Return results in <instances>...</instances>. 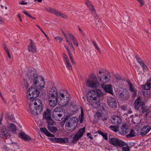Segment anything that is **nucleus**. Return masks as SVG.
I'll return each mask as SVG.
<instances>
[{
    "label": "nucleus",
    "mask_w": 151,
    "mask_h": 151,
    "mask_svg": "<svg viewBox=\"0 0 151 151\" xmlns=\"http://www.w3.org/2000/svg\"><path fill=\"white\" fill-rule=\"evenodd\" d=\"M27 77L28 80H24V87L26 88L29 86V82L33 84L37 88L33 87L29 88L28 91V94L27 95L28 99L32 100H35V99L38 96L40 92L38 89L40 90L43 88L44 86L45 82L43 78L38 75L34 70H29L27 75Z\"/></svg>",
    "instance_id": "obj_1"
},
{
    "label": "nucleus",
    "mask_w": 151,
    "mask_h": 151,
    "mask_svg": "<svg viewBox=\"0 0 151 151\" xmlns=\"http://www.w3.org/2000/svg\"><path fill=\"white\" fill-rule=\"evenodd\" d=\"M104 93L101 90L95 89L91 90L88 92L86 95V98L88 102L93 107L103 109V108L99 104L100 98L103 97Z\"/></svg>",
    "instance_id": "obj_2"
},
{
    "label": "nucleus",
    "mask_w": 151,
    "mask_h": 151,
    "mask_svg": "<svg viewBox=\"0 0 151 151\" xmlns=\"http://www.w3.org/2000/svg\"><path fill=\"white\" fill-rule=\"evenodd\" d=\"M42 111V104L40 100H32L30 101L29 111L35 115L40 114Z\"/></svg>",
    "instance_id": "obj_3"
},
{
    "label": "nucleus",
    "mask_w": 151,
    "mask_h": 151,
    "mask_svg": "<svg viewBox=\"0 0 151 151\" xmlns=\"http://www.w3.org/2000/svg\"><path fill=\"white\" fill-rule=\"evenodd\" d=\"M58 93L55 88H51L48 93V100L50 106L54 107L56 106L57 103Z\"/></svg>",
    "instance_id": "obj_4"
},
{
    "label": "nucleus",
    "mask_w": 151,
    "mask_h": 151,
    "mask_svg": "<svg viewBox=\"0 0 151 151\" xmlns=\"http://www.w3.org/2000/svg\"><path fill=\"white\" fill-rule=\"evenodd\" d=\"M67 130L72 132L76 128L78 119L76 117H71L69 119L67 118Z\"/></svg>",
    "instance_id": "obj_5"
},
{
    "label": "nucleus",
    "mask_w": 151,
    "mask_h": 151,
    "mask_svg": "<svg viewBox=\"0 0 151 151\" xmlns=\"http://www.w3.org/2000/svg\"><path fill=\"white\" fill-rule=\"evenodd\" d=\"M87 87L92 88H97L100 85L99 82L97 80L96 77L93 75L90 76L86 81Z\"/></svg>",
    "instance_id": "obj_6"
},
{
    "label": "nucleus",
    "mask_w": 151,
    "mask_h": 151,
    "mask_svg": "<svg viewBox=\"0 0 151 151\" xmlns=\"http://www.w3.org/2000/svg\"><path fill=\"white\" fill-rule=\"evenodd\" d=\"M98 78L101 84H105L109 82L111 79V76L109 73L107 72L104 73L103 71L100 70Z\"/></svg>",
    "instance_id": "obj_7"
},
{
    "label": "nucleus",
    "mask_w": 151,
    "mask_h": 151,
    "mask_svg": "<svg viewBox=\"0 0 151 151\" xmlns=\"http://www.w3.org/2000/svg\"><path fill=\"white\" fill-rule=\"evenodd\" d=\"M115 93L116 96L121 99H127L129 95L128 91L126 89L121 87L117 88Z\"/></svg>",
    "instance_id": "obj_8"
},
{
    "label": "nucleus",
    "mask_w": 151,
    "mask_h": 151,
    "mask_svg": "<svg viewBox=\"0 0 151 151\" xmlns=\"http://www.w3.org/2000/svg\"><path fill=\"white\" fill-rule=\"evenodd\" d=\"M0 134L2 136V138L4 139H9L11 136L10 131L7 130L4 126L2 127L0 129Z\"/></svg>",
    "instance_id": "obj_9"
},
{
    "label": "nucleus",
    "mask_w": 151,
    "mask_h": 151,
    "mask_svg": "<svg viewBox=\"0 0 151 151\" xmlns=\"http://www.w3.org/2000/svg\"><path fill=\"white\" fill-rule=\"evenodd\" d=\"M85 131V127H83L79 129L73 137V142H76L81 138L83 136Z\"/></svg>",
    "instance_id": "obj_10"
},
{
    "label": "nucleus",
    "mask_w": 151,
    "mask_h": 151,
    "mask_svg": "<svg viewBox=\"0 0 151 151\" xmlns=\"http://www.w3.org/2000/svg\"><path fill=\"white\" fill-rule=\"evenodd\" d=\"M110 143L112 145L115 146H124L126 144L123 141L115 138H112L110 139Z\"/></svg>",
    "instance_id": "obj_11"
},
{
    "label": "nucleus",
    "mask_w": 151,
    "mask_h": 151,
    "mask_svg": "<svg viewBox=\"0 0 151 151\" xmlns=\"http://www.w3.org/2000/svg\"><path fill=\"white\" fill-rule=\"evenodd\" d=\"M101 86L106 92L113 95L114 92L113 86L111 85L110 84L107 85L101 84Z\"/></svg>",
    "instance_id": "obj_12"
},
{
    "label": "nucleus",
    "mask_w": 151,
    "mask_h": 151,
    "mask_svg": "<svg viewBox=\"0 0 151 151\" xmlns=\"http://www.w3.org/2000/svg\"><path fill=\"white\" fill-rule=\"evenodd\" d=\"M107 102L109 106L111 108L116 107L117 103L115 99L111 97H109L107 99Z\"/></svg>",
    "instance_id": "obj_13"
},
{
    "label": "nucleus",
    "mask_w": 151,
    "mask_h": 151,
    "mask_svg": "<svg viewBox=\"0 0 151 151\" xmlns=\"http://www.w3.org/2000/svg\"><path fill=\"white\" fill-rule=\"evenodd\" d=\"M30 43L28 46V50L29 52L36 53L37 52V48L35 42L32 40H29Z\"/></svg>",
    "instance_id": "obj_14"
},
{
    "label": "nucleus",
    "mask_w": 151,
    "mask_h": 151,
    "mask_svg": "<svg viewBox=\"0 0 151 151\" xmlns=\"http://www.w3.org/2000/svg\"><path fill=\"white\" fill-rule=\"evenodd\" d=\"M144 102L141 101L140 97H139L135 101L134 107L135 109L138 110L141 106L142 107L144 106Z\"/></svg>",
    "instance_id": "obj_15"
},
{
    "label": "nucleus",
    "mask_w": 151,
    "mask_h": 151,
    "mask_svg": "<svg viewBox=\"0 0 151 151\" xmlns=\"http://www.w3.org/2000/svg\"><path fill=\"white\" fill-rule=\"evenodd\" d=\"M136 58L137 62L142 67L144 72H146L148 70V68L143 61L139 57H137Z\"/></svg>",
    "instance_id": "obj_16"
},
{
    "label": "nucleus",
    "mask_w": 151,
    "mask_h": 151,
    "mask_svg": "<svg viewBox=\"0 0 151 151\" xmlns=\"http://www.w3.org/2000/svg\"><path fill=\"white\" fill-rule=\"evenodd\" d=\"M111 122L114 124L118 125L121 124L122 120L119 116L114 115L112 117Z\"/></svg>",
    "instance_id": "obj_17"
},
{
    "label": "nucleus",
    "mask_w": 151,
    "mask_h": 151,
    "mask_svg": "<svg viewBox=\"0 0 151 151\" xmlns=\"http://www.w3.org/2000/svg\"><path fill=\"white\" fill-rule=\"evenodd\" d=\"M19 135L20 138L25 141L29 142L32 140L31 138L29 136L25 134L23 132L20 133Z\"/></svg>",
    "instance_id": "obj_18"
},
{
    "label": "nucleus",
    "mask_w": 151,
    "mask_h": 151,
    "mask_svg": "<svg viewBox=\"0 0 151 151\" xmlns=\"http://www.w3.org/2000/svg\"><path fill=\"white\" fill-rule=\"evenodd\" d=\"M151 129V127L149 125H146L144 127L140 132V134L144 135L147 133Z\"/></svg>",
    "instance_id": "obj_19"
},
{
    "label": "nucleus",
    "mask_w": 151,
    "mask_h": 151,
    "mask_svg": "<svg viewBox=\"0 0 151 151\" xmlns=\"http://www.w3.org/2000/svg\"><path fill=\"white\" fill-rule=\"evenodd\" d=\"M86 4L91 12L92 14L94 16H95L96 15L95 11L91 3L88 0H87L86 2Z\"/></svg>",
    "instance_id": "obj_20"
},
{
    "label": "nucleus",
    "mask_w": 151,
    "mask_h": 151,
    "mask_svg": "<svg viewBox=\"0 0 151 151\" xmlns=\"http://www.w3.org/2000/svg\"><path fill=\"white\" fill-rule=\"evenodd\" d=\"M40 131L41 132L44 133L48 137H54V135L51 134L49 132L46 128H40Z\"/></svg>",
    "instance_id": "obj_21"
},
{
    "label": "nucleus",
    "mask_w": 151,
    "mask_h": 151,
    "mask_svg": "<svg viewBox=\"0 0 151 151\" xmlns=\"http://www.w3.org/2000/svg\"><path fill=\"white\" fill-rule=\"evenodd\" d=\"M51 118L50 110L49 109H47L46 111L44 112L43 118L47 120Z\"/></svg>",
    "instance_id": "obj_22"
},
{
    "label": "nucleus",
    "mask_w": 151,
    "mask_h": 151,
    "mask_svg": "<svg viewBox=\"0 0 151 151\" xmlns=\"http://www.w3.org/2000/svg\"><path fill=\"white\" fill-rule=\"evenodd\" d=\"M62 116L63 114H57L53 113L52 116L56 120L60 121L61 120L64 118L63 116L61 117Z\"/></svg>",
    "instance_id": "obj_23"
},
{
    "label": "nucleus",
    "mask_w": 151,
    "mask_h": 151,
    "mask_svg": "<svg viewBox=\"0 0 151 151\" xmlns=\"http://www.w3.org/2000/svg\"><path fill=\"white\" fill-rule=\"evenodd\" d=\"M142 114L145 116H147L150 112V109L145 105L142 107Z\"/></svg>",
    "instance_id": "obj_24"
},
{
    "label": "nucleus",
    "mask_w": 151,
    "mask_h": 151,
    "mask_svg": "<svg viewBox=\"0 0 151 151\" xmlns=\"http://www.w3.org/2000/svg\"><path fill=\"white\" fill-rule=\"evenodd\" d=\"M128 130L126 128L125 125H123L121 128L119 129V132L120 134L123 135L127 133Z\"/></svg>",
    "instance_id": "obj_25"
},
{
    "label": "nucleus",
    "mask_w": 151,
    "mask_h": 151,
    "mask_svg": "<svg viewBox=\"0 0 151 151\" xmlns=\"http://www.w3.org/2000/svg\"><path fill=\"white\" fill-rule=\"evenodd\" d=\"M57 100V102L59 103L60 105L63 106H66V100L65 98L61 99V98L58 97Z\"/></svg>",
    "instance_id": "obj_26"
},
{
    "label": "nucleus",
    "mask_w": 151,
    "mask_h": 151,
    "mask_svg": "<svg viewBox=\"0 0 151 151\" xmlns=\"http://www.w3.org/2000/svg\"><path fill=\"white\" fill-rule=\"evenodd\" d=\"M151 87V80H149L147 82L143 85L142 88L145 90H148Z\"/></svg>",
    "instance_id": "obj_27"
},
{
    "label": "nucleus",
    "mask_w": 151,
    "mask_h": 151,
    "mask_svg": "<svg viewBox=\"0 0 151 151\" xmlns=\"http://www.w3.org/2000/svg\"><path fill=\"white\" fill-rule=\"evenodd\" d=\"M103 114H101L99 112H96L95 115V118L96 120H95L96 122L97 121L98 119L97 118H98L100 117H101L104 120H106L107 119V118L106 117H104V118L103 117Z\"/></svg>",
    "instance_id": "obj_28"
},
{
    "label": "nucleus",
    "mask_w": 151,
    "mask_h": 151,
    "mask_svg": "<svg viewBox=\"0 0 151 151\" xmlns=\"http://www.w3.org/2000/svg\"><path fill=\"white\" fill-rule=\"evenodd\" d=\"M8 128L13 132H16L17 130L16 125L13 123H9L8 125Z\"/></svg>",
    "instance_id": "obj_29"
},
{
    "label": "nucleus",
    "mask_w": 151,
    "mask_h": 151,
    "mask_svg": "<svg viewBox=\"0 0 151 151\" xmlns=\"http://www.w3.org/2000/svg\"><path fill=\"white\" fill-rule=\"evenodd\" d=\"M49 130L52 133H55L58 131V129L57 128L54 126H47V127Z\"/></svg>",
    "instance_id": "obj_30"
},
{
    "label": "nucleus",
    "mask_w": 151,
    "mask_h": 151,
    "mask_svg": "<svg viewBox=\"0 0 151 151\" xmlns=\"http://www.w3.org/2000/svg\"><path fill=\"white\" fill-rule=\"evenodd\" d=\"M67 40L72 41L75 38L73 35L69 32H67Z\"/></svg>",
    "instance_id": "obj_31"
},
{
    "label": "nucleus",
    "mask_w": 151,
    "mask_h": 151,
    "mask_svg": "<svg viewBox=\"0 0 151 151\" xmlns=\"http://www.w3.org/2000/svg\"><path fill=\"white\" fill-rule=\"evenodd\" d=\"M136 135V133L134 131L133 129L131 130L129 134L126 136L127 137L129 138L131 137L135 136Z\"/></svg>",
    "instance_id": "obj_32"
},
{
    "label": "nucleus",
    "mask_w": 151,
    "mask_h": 151,
    "mask_svg": "<svg viewBox=\"0 0 151 151\" xmlns=\"http://www.w3.org/2000/svg\"><path fill=\"white\" fill-rule=\"evenodd\" d=\"M66 138L64 139L63 138H56V143H60V144L65 143Z\"/></svg>",
    "instance_id": "obj_33"
},
{
    "label": "nucleus",
    "mask_w": 151,
    "mask_h": 151,
    "mask_svg": "<svg viewBox=\"0 0 151 151\" xmlns=\"http://www.w3.org/2000/svg\"><path fill=\"white\" fill-rule=\"evenodd\" d=\"M53 14H55L58 16L61 17H65V15L63 16L64 15L63 14L56 9L55 10L54 13Z\"/></svg>",
    "instance_id": "obj_34"
},
{
    "label": "nucleus",
    "mask_w": 151,
    "mask_h": 151,
    "mask_svg": "<svg viewBox=\"0 0 151 151\" xmlns=\"http://www.w3.org/2000/svg\"><path fill=\"white\" fill-rule=\"evenodd\" d=\"M84 113L83 111V109L81 108V114L79 116V117L80 119V122L81 123L83 121V118H84Z\"/></svg>",
    "instance_id": "obj_35"
},
{
    "label": "nucleus",
    "mask_w": 151,
    "mask_h": 151,
    "mask_svg": "<svg viewBox=\"0 0 151 151\" xmlns=\"http://www.w3.org/2000/svg\"><path fill=\"white\" fill-rule=\"evenodd\" d=\"M47 126H51L53 125L54 124V121L51 118L47 120Z\"/></svg>",
    "instance_id": "obj_36"
},
{
    "label": "nucleus",
    "mask_w": 151,
    "mask_h": 151,
    "mask_svg": "<svg viewBox=\"0 0 151 151\" xmlns=\"http://www.w3.org/2000/svg\"><path fill=\"white\" fill-rule=\"evenodd\" d=\"M109 128L111 129L115 132H116L117 131H119V128L118 126H110Z\"/></svg>",
    "instance_id": "obj_37"
},
{
    "label": "nucleus",
    "mask_w": 151,
    "mask_h": 151,
    "mask_svg": "<svg viewBox=\"0 0 151 151\" xmlns=\"http://www.w3.org/2000/svg\"><path fill=\"white\" fill-rule=\"evenodd\" d=\"M129 90L132 92H133L134 94L133 96H134L136 94V90L134 88H133L131 84H129Z\"/></svg>",
    "instance_id": "obj_38"
},
{
    "label": "nucleus",
    "mask_w": 151,
    "mask_h": 151,
    "mask_svg": "<svg viewBox=\"0 0 151 151\" xmlns=\"http://www.w3.org/2000/svg\"><path fill=\"white\" fill-rule=\"evenodd\" d=\"M67 50L68 53V55H69L70 59L71 60L72 63H74V62L73 61V59L70 52V51L68 49H67Z\"/></svg>",
    "instance_id": "obj_39"
},
{
    "label": "nucleus",
    "mask_w": 151,
    "mask_h": 151,
    "mask_svg": "<svg viewBox=\"0 0 151 151\" xmlns=\"http://www.w3.org/2000/svg\"><path fill=\"white\" fill-rule=\"evenodd\" d=\"M124 145L125 147H122V151H130L129 147L127 146V144H126Z\"/></svg>",
    "instance_id": "obj_40"
},
{
    "label": "nucleus",
    "mask_w": 151,
    "mask_h": 151,
    "mask_svg": "<svg viewBox=\"0 0 151 151\" xmlns=\"http://www.w3.org/2000/svg\"><path fill=\"white\" fill-rule=\"evenodd\" d=\"M45 9L48 12L51 13H54V11H55V9L52 8H46Z\"/></svg>",
    "instance_id": "obj_41"
},
{
    "label": "nucleus",
    "mask_w": 151,
    "mask_h": 151,
    "mask_svg": "<svg viewBox=\"0 0 151 151\" xmlns=\"http://www.w3.org/2000/svg\"><path fill=\"white\" fill-rule=\"evenodd\" d=\"M13 115H9L8 112H7L6 115V118L7 119H9L11 120H13Z\"/></svg>",
    "instance_id": "obj_42"
},
{
    "label": "nucleus",
    "mask_w": 151,
    "mask_h": 151,
    "mask_svg": "<svg viewBox=\"0 0 151 151\" xmlns=\"http://www.w3.org/2000/svg\"><path fill=\"white\" fill-rule=\"evenodd\" d=\"M67 42H68V45L70 46L71 49L74 50V48L73 46L71 41L69 40H67Z\"/></svg>",
    "instance_id": "obj_43"
},
{
    "label": "nucleus",
    "mask_w": 151,
    "mask_h": 151,
    "mask_svg": "<svg viewBox=\"0 0 151 151\" xmlns=\"http://www.w3.org/2000/svg\"><path fill=\"white\" fill-rule=\"evenodd\" d=\"M54 111L55 112H61L62 111V108L59 106L57 107L54 109Z\"/></svg>",
    "instance_id": "obj_44"
},
{
    "label": "nucleus",
    "mask_w": 151,
    "mask_h": 151,
    "mask_svg": "<svg viewBox=\"0 0 151 151\" xmlns=\"http://www.w3.org/2000/svg\"><path fill=\"white\" fill-rule=\"evenodd\" d=\"M92 44L94 46L95 49L97 50V51L99 52V53L101 52V51L100 50L99 48V47L97 46L96 44V43L94 42V41H93L92 42Z\"/></svg>",
    "instance_id": "obj_45"
},
{
    "label": "nucleus",
    "mask_w": 151,
    "mask_h": 151,
    "mask_svg": "<svg viewBox=\"0 0 151 151\" xmlns=\"http://www.w3.org/2000/svg\"><path fill=\"white\" fill-rule=\"evenodd\" d=\"M99 134H101L104 138L106 140L107 139V134L106 133H104L102 132H99Z\"/></svg>",
    "instance_id": "obj_46"
},
{
    "label": "nucleus",
    "mask_w": 151,
    "mask_h": 151,
    "mask_svg": "<svg viewBox=\"0 0 151 151\" xmlns=\"http://www.w3.org/2000/svg\"><path fill=\"white\" fill-rule=\"evenodd\" d=\"M23 13L27 16H28V17L32 19H36V18L34 17H32L30 14H29V13L27 12V11H24L23 12Z\"/></svg>",
    "instance_id": "obj_47"
},
{
    "label": "nucleus",
    "mask_w": 151,
    "mask_h": 151,
    "mask_svg": "<svg viewBox=\"0 0 151 151\" xmlns=\"http://www.w3.org/2000/svg\"><path fill=\"white\" fill-rule=\"evenodd\" d=\"M67 67L69 70V71H70L72 70V67L71 65L70 64L67 60Z\"/></svg>",
    "instance_id": "obj_48"
},
{
    "label": "nucleus",
    "mask_w": 151,
    "mask_h": 151,
    "mask_svg": "<svg viewBox=\"0 0 151 151\" xmlns=\"http://www.w3.org/2000/svg\"><path fill=\"white\" fill-rule=\"evenodd\" d=\"M137 1L140 4V6L141 7L142 6L145 4V2L144 0H137Z\"/></svg>",
    "instance_id": "obj_49"
},
{
    "label": "nucleus",
    "mask_w": 151,
    "mask_h": 151,
    "mask_svg": "<svg viewBox=\"0 0 151 151\" xmlns=\"http://www.w3.org/2000/svg\"><path fill=\"white\" fill-rule=\"evenodd\" d=\"M66 121V116H65L64 118V120L63 121H62L60 123V125L62 127H63V126L64 125Z\"/></svg>",
    "instance_id": "obj_50"
},
{
    "label": "nucleus",
    "mask_w": 151,
    "mask_h": 151,
    "mask_svg": "<svg viewBox=\"0 0 151 151\" xmlns=\"http://www.w3.org/2000/svg\"><path fill=\"white\" fill-rule=\"evenodd\" d=\"M55 39L56 40H58L59 41L60 43H61L63 41V39L60 36H57L55 37Z\"/></svg>",
    "instance_id": "obj_51"
},
{
    "label": "nucleus",
    "mask_w": 151,
    "mask_h": 151,
    "mask_svg": "<svg viewBox=\"0 0 151 151\" xmlns=\"http://www.w3.org/2000/svg\"><path fill=\"white\" fill-rule=\"evenodd\" d=\"M72 41H73V42L74 45L76 46L77 47H78V42L75 38L74 39H73Z\"/></svg>",
    "instance_id": "obj_52"
},
{
    "label": "nucleus",
    "mask_w": 151,
    "mask_h": 151,
    "mask_svg": "<svg viewBox=\"0 0 151 151\" xmlns=\"http://www.w3.org/2000/svg\"><path fill=\"white\" fill-rule=\"evenodd\" d=\"M3 46L4 50L5 51L6 53L7 52H9L8 48H7L5 44H3Z\"/></svg>",
    "instance_id": "obj_53"
},
{
    "label": "nucleus",
    "mask_w": 151,
    "mask_h": 151,
    "mask_svg": "<svg viewBox=\"0 0 151 151\" xmlns=\"http://www.w3.org/2000/svg\"><path fill=\"white\" fill-rule=\"evenodd\" d=\"M67 96H68L67 97V101L68 100L70 101V94L69 93H67Z\"/></svg>",
    "instance_id": "obj_54"
},
{
    "label": "nucleus",
    "mask_w": 151,
    "mask_h": 151,
    "mask_svg": "<svg viewBox=\"0 0 151 151\" xmlns=\"http://www.w3.org/2000/svg\"><path fill=\"white\" fill-rule=\"evenodd\" d=\"M50 140L53 142L56 143V138H51L50 139Z\"/></svg>",
    "instance_id": "obj_55"
},
{
    "label": "nucleus",
    "mask_w": 151,
    "mask_h": 151,
    "mask_svg": "<svg viewBox=\"0 0 151 151\" xmlns=\"http://www.w3.org/2000/svg\"><path fill=\"white\" fill-rule=\"evenodd\" d=\"M27 4V2H25L23 0L21 2H19V4H22V5H25Z\"/></svg>",
    "instance_id": "obj_56"
},
{
    "label": "nucleus",
    "mask_w": 151,
    "mask_h": 151,
    "mask_svg": "<svg viewBox=\"0 0 151 151\" xmlns=\"http://www.w3.org/2000/svg\"><path fill=\"white\" fill-rule=\"evenodd\" d=\"M42 32L44 34V35L45 36V37L47 38V40L48 41H49V40H50L49 39V38L48 37L47 35H46V34L45 33L43 30H42Z\"/></svg>",
    "instance_id": "obj_57"
},
{
    "label": "nucleus",
    "mask_w": 151,
    "mask_h": 151,
    "mask_svg": "<svg viewBox=\"0 0 151 151\" xmlns=\"http://www.w3.org/2000/svg\"><path fill=\"white\" fill-rule=\"evenodd\" d=\"M60 98H61V99L65 98V96L63 93H60Z\"/></svg>",
    "instance_id": "obj_58"
},
{
    "label": "nucleus",
    "mask_w": 151,
    "mask_h": 151,
    "mask_svg": "<svg viewBox=\"0 0 151 151\" xmlns=\"http://www.w3.org/2000/svg\"><path fill=\"white\" fill-rule=\"evenodd\" d=\"M6 53H7V55H8V57L9 58H10V59H11V56L10 55V54L9 53V52H6Z\"/></svg>",
    "instance_id": "obj_59"
},
{
    "label": "nucleus",
    "mask_w": 151,
    "mask_h": 151,
    "mask_svg": "<svg viewBox=\"0 0 151 151\" xmlns=\"http://www.w3.org/2000/svg\"><path fill=\"white\" fill-rule=\"evenodd\" d=\"M63 58L65 62H66V57L65 56V55L64 53L63 54Z\"/></svg>",
    "instance_id": "obj_60"
},
{
    "label": "nucleus",
    "mask_w": 151,
    "mask_h": 151,
    "mask_svg": "<svg viewBox=\"0 0 151 151\" xmlns=\"http://www.w3.org/2000/svg\"><path fill=\"white\" fill-rule=\"evenodd\" d=\"M36 26L42 32V29L39 26V25L37 24Z\"/></svg>",
    "instance_id": "obj_61"
},
{
    "label": "nucleus",
    "mask_w": 151,
    "mask_h": 151,
    "mask_svg": "<svg viewBox=\"0 0 151 151\" xmlns=\"http://www.w3.org/2000/svg\"><path fill=\"white\" fill-rule=\"evenodd\" d=\"M17 17L19 18V19H20L21 18V15L20 14H18L17 15Z\"/></svg>",
    "instance_id": "obj_62"
},
{
    "label": "nucleus",
    "mask_w": 151,
    "mask_h": 151,
    "mask_svg": "<svg viewBox=\"0 0 151 151\" xmlns=\"http://www.w3.org/2000/svg\"><path fill=\"white\" fill-rule=\"evenodd\" d=\"M62 32L63 34V35H64L65 37V36H66L64 32L63 31V30H62Z\"/></svg>",
    "instance_id": "obj_63"
},
{
    "label": "nucleus",
    "mask_w": 151,
    "mask_h": 151,
    "mask_svg": "<svg viewBox=\"0 0 151 151\" xmlns=\"http://www.w3.org/2000/svg\"><path fill=\"white\" fill-rule=\"evenodd\" d=\"M148 21H149V23L151 25V19H149Z\"/></svg>",
    "instance_id": "obj_64"
}]
</instances>
